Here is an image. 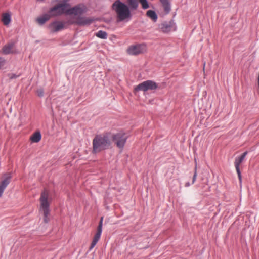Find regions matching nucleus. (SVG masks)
<instances>
[{
  "label": "nucleus",
  "mask_w": 259,
  "mask_h": 259,
  "mask_svg": "<svg viewBox=\"0 0 259 259\" xmlns=\"http://www.w3.org/2000/svg\"><path fill=\"white\" fill-rule=\"evenodd\" d=\"M52 201V199L49 195V191L45 189L41 193L39 198L40 209L44 215V222L45 223L49 222V215L50 213V205Z\"/></svg>",
  "instance_id": "obj_1"
},
{
  "label": "nucleus",
  "mask_w": 259,
  "mask_h": 259,
  "mask_svg": "<svg viewBox=\"0 0 259 259\" xmlns=\"http://www.w3.org/2000/svg\"><path fill=\"white\" fill-rule=\"evenodd\" d=\"M111 141L107 135H98L93 140V153H97L108 149L110 147Z\"/></svg>",
  "instance_id": "obj_2"
},
{
  "label": "nucleus",
  "mask_w": 259,
  "mask_h": 259,
  "mask_svg": "<svg viewBox=\"0 0 259 259\" xmlns=\"http://www.w3.org/2000/svg\"><path fill=\"white\" fill-rule=\"evenodd\" d=\"M112 8L116 13L117 18L123 21L131 16V12L128 6L120 0H116L112 5Z\"/></svg>",
  "instance_id": "obj_3"
},
{
  "label": "nucleus",
  "mask_w": 259,
  "mask_h": 259,
  "mask_svg": "<svg viewBox=\"0 0 259 259\" xmlns=\"http://www.w3.org/2000/svg\"><path fill=\"white\" fill-rule=\"evenodd\" d=\"M69 7L68 3H59L52 7L48 12L51 17L59 16L64 14H66L67 8Z\"/></svg>",
  "instance_id": "obj_4"
},
{
  "label": "nucleus",
  "mask_w": 259,
  "mask_h": 259,
  "mask_svg": "<svg viewBox=\"0 0 259 259\" xmlns=\"http://www.w3.org/2000/svg\"><path fill=\"white\" fill-rule=\"evenodd\" d=\"M147 51V47L144 44H138L130 46L127 50L126 52L130 55H138L146 52Z\"/></svg>",
  "instance_id": "obj_5"
},
{
  "label": "nucleus",
  "mask_w": 259,
  "mask_h": 259,
  "mask_svg": "<svg viewBox=\"0 0 259 259\" xmlns=\"http://www.w3.org/2000/svg\"><path fill=\"white\" fill-rule=\"evenodd\" d=\"M95 21L92 17L77 16L75 19H70L67 21L69 25L76 24L80 26L89 25Z\"/></svg>",
  "instance_id": "obj_6"
},
{
  "label": "nucleus",
  "mask_w": 259,
  "mask_h": 259,
  "mask_svg": "<svg viewBox=\"0 0 259 259\" xmlns=\"http://www.w3.org/2000/svg\"><path fill=\"white\" fill-rule=\"evenodd\" d=\"M157 88L156 82L152 80H146L143 81L135 88V91L138 92L139 91H147L148 90H155Z\"/></svg>",
  "instance_id": "obj_7"
},
{
  "label": "nucleus",
  "mask_w": 259,
  "mask_h": 259,
  "mask_svg": "<svg viewBox=\"0 0 259 259\" xmlns=\"http://www.w3.org/2000/svg\"><path fill=\"white\" fill-rule=\"evenodd\" d=\"M86 11V7L83 4H80L72 8H67L66 15L78 16L84 13Z\"/></svg>",
  "instance_id": "obj_8"
},
{
  "label": "nucleus",
  "mask_w": 259,
  "mask_h": 259,
  "mask_svg": "<svg viewBox=\"0 0 259 259\" xmlns=\"http://www.w3.org/2000/svg\"><path fill=\"white\" fill-rule=\"evenodd\" d=\"M113 140L116 146L119 148H122L125 143L126 137L125 134L122 133H117L113 136Z\"/></svg>",
  "instance_id": "obj_9"
},
{
  "label": "nucleus",
  "mask_w": 259,
  "mask_h": 259,
  "mask_svg": "<svg viewBox=\"0 0 259 259\" xmlns=\"http://www.w3.org/2000/svg\"><path fill=\"white\" fill-rule=\"evenodd\" d=\"M247 154V152L246 151L244 152L240 156L236 157L235 159L234 165L235 167L238 175V177L240 181V183H241V172L239 168V166L240 164L243 162L244 160L245 156Z\"/></svg>",
  "instance_id": "obj_10"
},
{
  "label": "nucleus",
  "mask_w": 259,
  "mask_h": 259,
  "mask_svg": "<svg viewBox=\"0 0 259 259\" xmlns=\"http://www.w3.org/2000/svg\"><path fill=\"white\" fill-rule=\"evenodd\" d=\"M48 28L51 32H56L64 28V23L61 21H55L48 26Z\"/></svg>",
  "instance_id": "obj_11"
},
{
  "label": "nucleus",
  "mask_w": 259,
  "mask_h": 259,
  "mask_svg": "<svg viewBox=\"0 0 259 259\" xmlns=\"http://www.w3.org/2000/svg\"><path fill=\"white\" fill-rule=\"evenodd\" d=\"M11 178L10 174H6L4 176V179L0 183V197L3 195V192L10 183V180Z\"/></svg>",
  "instance_id": "obj_12"
},
{
  "label": "nucleus",
  "mask_w": 259,
  "mask_h": 259,
  "mask_svg": "<svg viewBox=\"0 0 259 259\" xmlns=\"http://www.w3.org/2000/svg\"><path fill=\"white\" fill-rule=\"evenodd\" d=\"M174 24L172 22H164L160 26V30L164 33H167L172 29H175Z\"/></svg>",
  "instance_id": "obj_13"
},
{
  "label": "nucleus",
  "mask_w": 259,
  "mask_h": 259,
  "mask_svg": "<svg viewBox=\"0 0 259 259\" xmlns=\"http://www.w3.org/2000/svg\"><path fill=\"white\" fill-rule=\"evenodd\" d=\"M51 17V15L48 13V14H45L42 16L38 17L36 19V21L39 24L42 25L48 21Z\"/></svg>",
  "instance_id": "obj_14"
},
{
  "label": "nucleus",
  "mask_w": 259,
  "mask_h": 259,
  "mask_svg": "<svg viewBox=\"0 0 259 259\" xmlns=\"http://www.w3.org/2000/svg\"><path fill=\"white\" fill-rule=\"evenodd\" d=\"M1 20L4 25H8L11 20L10 14L8 13H3L2 16Z\"/></svg>",
  "instance_id": "obj_15"
},
{
  "label": "nucleus",
  "mask_w": 259,
  "mask_h": 259,
  "mask_svg": "<svg viewBox=\"0 0 259 259\" xmlns=\"http://www.w3.org/2000/svg\"><path fill=\"white\" fill-rule=\"evenodd\" d=\"M14 44L13 43H9L6 45L3 48V53L5 54H8L13 52V49Z\"/></svg>",
  "instance_id": "obj_16"
},
{
  "label": "nucleus",
  "mask_w": 259,
  "mask_h": 259,
  "mask_svg": "<svg viewBox=\"0 0 259 259\" xmlns=\"http://www.w3.org/2000/svg\"><path fill=\"white\" fill-rule=\"evenodd\" d=\"M164 11L166 14L168 13L171 10L169 0H160Z\"/></svg>",
  "instance_id": "obj_17"
},
{
  "label": "nucleus",
  "mask_w": 259,
  "mask_h": 259,
  "mask_svg": "<svg viewBox=\"0 0 259 259\" xmlns=\"http://www.w3.org/2000/svg\"><path fill=\"white\" fill-rule=\"evenodd\" d=\"M41 138V135L39 132H36L30 137V139L32 142L37 143Z\"/></svg>",
  "instance_id": "obj_18"
},
{
  "label": "nucleus",
  "mask_w": 259,
  "mask_h": 259,
  "mask_svg": "<svg viewBox=\"0 0 259 259\" xmlns=\"http://www.w3.org/2000/svg\"><path fill=\"white\" fill-rule=\"evenodd\" d=\"M148 17L152 19L154 21H156L157 19V16L156 13L152 10H148L146 13Z\"/></svg>",
  "instance_id": "obj_19"
},
{
  "label": "nucleus",
  "mask_w": 259,
  "mask_h": 259,
  "mask_svg": "<svg viewBox=\"0 0 259 259\" xmlns=\"http://www.w3.org/2000/svg\"><path fill=\"white\" fill-rule=\"evenodd\" d=\"M138 0H127V3L131 9H136L138 6Z\"/></svg>",
  "instance_id": "obj_20"
},
{
  "label": "nucleus",
  "mask_w": 259,
  "mask_h": 259,
  "mask_svg": "<svg viewBox=\"0 0 259 259\" xmlns=\"http://www.w3.org/2000/svg\"><path fill=\"white\" fill-rule=\"evenodd\" d=\"M96 36L100 38L106 39L107 36V34L105 31L100 30L96 33Z\"/></svg>",
  "instance_id": "obj_21"
},
{
  "label": "nucleus",
  "mask_w": 259,
  "mask_h": 259,
  "mask_svg": "<svg viewBox=\"0 0 259 259\" xmlns=\"http://www.w3.org/2000/svg\"><path fill=\"white\" fill-rule=\"evenodd\" d=\"M139 2L142 5L143 9H146L149 7V4L147 0H139Z\"/></svg>",
  "instance_id": "obj_22"
},
{
  "label": "nucleus",
  "mask_w": 259,
  "mask_h": 259,
  "mask_svg": "<svg viewBox=\"0 0 259 259\" xmlns=\"http://www.w3.org/2000/svg\"><path fill=\"white\" fill-rule=\"evenodd\" d=\"M101 233L102 231L97 230V232L94 237V238L99 240L100 238Z\"/></svg>",
  "instance_id": "obj_23"
},
{
  "label": "nucleus",
  "mask_w": 259,
  "mask_h": 259,
  "mask_svg": "<svg viewBox=\"0 0 259 259\" xmlns=\"http://www.w3.org/2000/svg\"><path fill=\"white\" fill-rule=\"evenodd\" d=\"M103 217H101V219H100V222H99V225H98V226L97 230L102 231V223H103Z\"/></svg>",
  "instance_id": "obj_24"
},
{
  "label": "nucleus",
  "mask_w": 259,
  "mask_h": 259,
  "mask_svg": "<svg viewBox=\"0 0 259 259\" xmlns=\"http://www.w3.org/2000/svg\"><path fill=\"white\" fill-rule=\"evenodd\" d=\"M37 94L39 97H42L44 94V91L42 90H39L37 91Z\"/></svg>",
  "instance_id": "obj_25"
},
{
  "label": "nucleus",
  "mask_w": 259,
  "mask_h": 259,
  "mask_svg": "<svg viewBox=\"0 0 259 259\" xmlns=\"http://www.w3.org/2000/svg\"><path fill=\"white\" fill-rule=\"evenodd\" d=\"M5 62V60L3 58L0 57V68L3 66H4Z\"/></svg>",
  "instance_id": "obj_26"
},
{
  "label": "nucleus",
  "mask_w": 259,
  "mask_h": 259,
  "mask_svg": "<svg viewBox=\"0 0 259 259\" xmlns=\"http://www.w3.org/2000/svg\"><path fill=\"white\" fill-rule=\"evenodd\" d=\"M96 244H97V243L92 241V243L90 246V250H92L94 247V246L96 245Z\"/></svg>",
  "instance_id": "obj_27"
},
{
  "label": "nucleus",
  "mask_w": 259,
  "mask_h": 259,
  "mask_svg": "<svg viewBox=\"0 0 259 259\" xmlns=\"http://www.w3.org/2000/svg\"><path fill=\"white\" fill-rule=\"evenodd\" d=\"M196 177H197V174H196V171L195 172V174L193 176V180H192V183H194V182H195V180H196Z\"/></svg>",
  "instance_id": "obj_28"
},
{
  "label": "nucleus",
  "mask_w": 259,
  "mask_h": 259,
  "mask_svg": "<svg viewBox=\"0 0 259 259\" xmlns=\"http://www.w3.org/2000/svg\"><path fill=\"white\" fill-rule=\"evenodd\" d=\"M18 77V76L15 75V74H12L10 77L11 79H13V78H16Z\"/></svg>",
  "instance_id": "obj_29"
},
{
  "label": "nucleus",
  "mask_w": 259,
  "mask_h": 259,
  "mask_svg": "<svg viewBox=\"0 0 259 259\" xmlns=\"http://www.w3.org/2000/svg\"><path fill=\"white\" fill-rule=\"evenodd\" d=\"M190 186V183H188H188H186L185 184V186H186V187H188V186Z\"/></svg>",
  "instance_id": "obj_30"
},
{
  "label": "nucleus",
  "mask_w": 259,
  "mask_h": 259,
  "mask_svg": "<svg viewBox=\"0 0 259 259\" xmlns=\"http://www.w3.org/2000/svg\"><path fill=\"white\" fill-rule=\"evenodd\" d=\"M98 241H99V240H97V239H96L93 238V241H94V242H96V243H97V242H98Z\"/></svg>",
  "instance_id": "obj_31"
},
{
  "label": "nucleus",
  "mask_w": 259,
  "mask_h": 259,
  "mask_svg": "<svg viewBox=\"0 0 259 259\" xmlns=\"http://www.w3.org/2000/svg\"><path fill=\"white\" fill-rule=\"evenodd\" d=\"M70 0H64V1L63 3H67Z\"/></svg>",
  "instance_id": "obj_32"
}]
</instances>
